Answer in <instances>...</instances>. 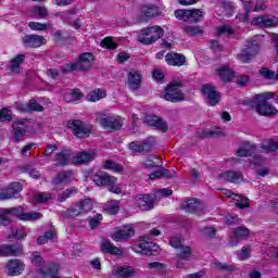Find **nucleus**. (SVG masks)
<instances>
[{
	"label": "nucleus",
	"instance_id": "7ed1b4c3",
	"mask_svg": "<svg viewBox=\"0 0 278 278\" xmlns=\"http://www.w3.org/2000/svg\"><path fill=\"white\" fill-rule=\"evenodd\" d=\"M94 204L92 199H84L79 202H76L74 206L68 207L65 212L61 213V215L66 218H77V216H81V214H88V212H92Z\"/></svg>",
	"mask_w": 278,
	"mask_h": 278
},
{
	"label": "nucleus",
	"instance_id": "f257e3e1",
	"mask_svg": "<svg viewBox=\"0 0 278 278\" xmlns=\"http://www.w3.org/2000/svg\"><path fill=\"white\" fill-rule=\"evenodd\" d=\"M270 99H275V92H265L255 96V110L260 116H276L278 111L273 104L268 103Z\"/></svg>",
	"mask_w": 278,
	"mask_h": 278
},
{
	"label": "nucleus",
	"instance_id": "a18cd8bd",
	"mask_svg": "<svg viewBox=\"0 0 278 278\" xmlns=\"http://www.w3.org/2000/svg\"><path fill=\"white\" fill-rule=\"evenodd\" d=\"M28 111L31 112H45V106L38 103L37 100L30 99L28 101Z\"/></svg>",
	"mask_w": 278,
	"mask_h": 278
},
{
	"label": "nucleus",
	"instance_id": "39448f33",
	"mask_svg": "<svg viewBox=\"0 0 278 278\" xmlns=\"http://www.w3.org/2000/svg\"><path fill=\"white\" fill-rule=\"evenodd\" d=\"M162 36H164V28L155 25L141 29L138 40L141 45H153V42H157Z\"/></svg>",
	"mask_w": 278,
	"mask_h": 278
},
{
	"label": "nucleus",
	"instance_id": "f8f14e48",
	"mask_svg": "<svg viewBox=\"0 0 278 278\" xmlns=\"http://www.w3.org/2000/svg\"><path fill=\"white\" fill-rule=\"evenodd\" d=\"M91 179L96 186H114L118 181V178L116 176H112L108 174V172H96L93 175H91Z\"/></svg>",
	"mask_w": 278,
	"mask_h": 278
},
{
	"label": "nucleus",
	"instance_id": "5fc2aeb1",
	"mask_svg": "<svg viewBox=\"0 0 278 278\" xmlns=\"http://www.w3.org/2000/svg\"><path fill=\"white\" fill-rule=\"evenodd\" d=\"M28 27L33 29V31H45L48 29L47 24H42L40 22H29Z\"/></svg>",
	"mask_w": 278,
	"mask_h": 278
},
{
	"label": "nucleus",
	"instance_id": "6e6552de",
	"mask_svg": "<svg viewBox=\"0 0 278 278\" xmlns=\"http://www.w3.org/2000/svg\"><path fill=\"white\" fill-rule=\"evenodd\" d=\"M131 251L134 253H140L141 255H153V253H157L160 251V245L157 243L152 242L149 237H141L139 243H135L131 245Z\"/></svg>",
	"mask_w": 278,
	"mask_h": 278
},
{
	"label": "nucleus",
	"instance_id": "3c124183",
	"mask_svg": "<svg viewBox=\"0 0 278 278\" xmlns=\"http://www.w3.org/2000/svg\"><path fill=\"white\" fill-rule=\"evenodd\" d=\"M42 218V213L34 212V213H23L22 220L29 222V220H40Z\"/></svg>",
	"mask_w": 278,
	"mask_h": 278
},
{
	"label": "nucleus",
	"instance_id": "f704fd0d",
	"mask_svg": "<svg viewBox=\"0 0 278 278\" xmlns=\"http://www.w3.org/2000/svg\"><path fill=\"white\" fill-rule=\"evenodd\" d=\"M102 168L104 170H112V173H123L125 167L112 160H106L102 163Z\"/></svg>",
	"mask_w": 278,
	"mask_h": 278
},
{
	"label": "nucleus",
	"instance_id": "bf43d9fd",
	"mask_svg": "<svg viewBox=\"0 0 278 278\" xmlns=\"http://www.w3.org/2000/svg\"><path fill=\"white\" fill-rule=\"evenodd\" d=\"M264 151H268L269 153H275L278 150L277 141L270 139L267 143L263 147Z\"/></svg>",
	"mask_w": 278,
	"mask_h": 278
},
{
	"label": "nucleus",
	"instance_id": "412c9836",
	"mask_svg": "<svg viewBox=\"0 0 278 278\" xmlns=\"http://www.w3.org/2000/svg\"><path fill=\"white\" fill-rule=\"evenodd\" d=\"M26 123L27 118L16 119L15 122H13V142H21L25 134H27V127L25 125Z\"/></svg>",
	"mask_w": 278,
	"mask_h": 278
},
{
	"label": "nucleus",
	"instance_id": "a211bd4d",
	"mask_svg": "<svg viewBox=\"0 0 278 278\" xmlns=\"http://www.w3.org/2000/svg\"><path fill=\"white\" fill-rule=\"evenodd\" d=\"M127 84L128 90H132V92L140 90V86H142V73L138 70H130L127 74Z\"/></svg>",
	"mask_w": 278,
	"mask_h": 278
},
{
	"label": "nucleus",
	"instance_id": "c9c22d12",
	"mask_svg": "<svg viewBox=\"0 0 278 278\" xmlns=\"http://www.w3.org/2000/svg\"><path fill=\"white\" fill-rule=\"evenodd\" d=\"M254 22L256 25H260V27H275L277 25V21L269 18L268 15H261L254 17Z\"/></svg>",
	"mask_w": 278,
	"mask_h": 278
},
{
	"label": "nucleus",
	"instance_id": "9d476101",
	"mask_svg": "<svg viewBox=\"0 0 278 278\" xmlns=\"http://www.w3.org/2000/svg\"><path fill=\"white\" fill-rule=\"evenodd\" d=\"M66 126L76 138H88L90 136V129L86 127V124L81 119H70Z\"/></svg>",
	"mask_w": 278,
	"mask_h": 278
},
{
	"label": "nucleus",
	"instance_id": "69168bd1",
	"mask_svg": "<svg viewBox=\"0 0 278 278\" xmlns=\"http://www.w3.org/2000/svg\"><path fill=\"white\" fill-rule=\"evenodd\" d=\"M31 264H34V266H36L37 268L42 266V256H40L39 252H33V258H31Z\"/></svg>",
	"mask_w": 278,
	"mask_h": 278
},
{
	"label": "nucleus",
	"instance_id": "ea45409f",
	"mask_svg": "<svg viewBox=\"0 0 278 278\" xmlns=\"http://www.w3.org/2000/svg\"><path fill=\"white\" fill-rule=\"evenodd\" d=\"M77 194V188L73 187L70 189L64 190L58 195L59 203H64L67 199H71V197H75Z\"/></svg>",
	"mask_w": 278,
	"mask_h": 278
},
{
	"label": "nucleus",
	"instance_id": "8fccbe9b",
	"mask_svg": "<svg viewBox=\"0 0 278 278\" xmlns=\"http://www.w3.org/2000/svg\"><path fill=\"white\" fill-rule=\"evenodd\" d=\"M215 268L219 270V273H233L236 270L233 265H229L227 263H216Z\"/></svg>",
	"mask_w": 278,
	"mask_h": 278
},
{
	"label": "nucleus",
	"instance_id": "bb28decb",
	"mask_svg": "<svg viewBox=\"0 0 278 278\" xmlns=\"http://www.w3.org/2000/svg\"><path fill=\"white\" fill-rule=\"evenodd\" d=\"M71 181H73V170L67 169L59 172L52 178V186H62V184H71Z\"/></svg>",
	"mask_w": 278,
	"mask_h": 278
},
{
	"label": "nucleus",
	"instance_id": "20e7f679",
	"mask_svg": "<svg viewBox=\"0 0 278 278\" xmlns=\"http://www.w3.org/2000/svg\"><path fill=\"white\" fill-rule=\"evenodd\" d=\"M260 53V43L255 39H248L241 52L237 55V60L241 64H251L253 59Z\"/></svg>",
	"mask_w": 278,
	"mask_h": 278
},
{
	"label": "nucleus",
	"instance_id": "de8ad7c7",
	"mask_svg": "<svg viewBox=\"0 0 278 278\" xmlns=\"http://www.w3.org/2000/svg\"><path fill=\"white\" fill-rule=\"evenodd\" d=\"M5 210H7V213L12 214V216H15V218H18L20 220L23 219V214L25 212L23 206L10 207Z\"/></svg>",
	"mask_w": 278,
	"mask_h": 278
},
{
	"label": "nucleus",
	"instance_id": "13d9d810",
	"mask_svg": "<svg viewBox=\"0 0 278 278\" xmlns=\"http://www.w3.org/2000/svg\"><path fill=\"white\" fill-rule=\"evenodd\" d=\"M217 36H223V34H228L229 36H233L235 30L232 27L224 25L216 28Z\"/></svg>",
	"mask_w": 278,
	"mask_h": 278
},
{
	"label": "nucleus",
	"instance_id": "6ab92c4d",
	"mask_svg": "<svg viewBox=\"0 0 278 278\" xmlns=\"http://www.w3.org/2000/svg\"><path fill=\"white\" fill-rule=\"evenodd\" d=\"M47 40L40 35H25L22 38V45L25 49H38L41 45H45Z\"/></svg>",
	"mask_w": 278,
	"mask_h": 278
},
{
	"label": "nucleus",
	"instance_id": "0eeeda50",
	"mask_svg": "<svg viewBox=\"0 0 278 278\" xmlns=\"http://www.w3.org/2000/svg\"><path fill=\"white\" fill-rule=\"evenodd\" d=\"M174 14L179 21H185V23L197 24L205 18V12L201 9L176 10Z\"/></svg>",
	"mask_w": 278,
	"mask_h": 278
},
{
	"label": "nucleus",
	"instance_id": "1a4fd4ad",
	"mask_svg": "<svg viewBox=\"0 0 278 278\" xmlns=\"http://www.w3.org/2000/svg\"><path fill=\"white\" fill-rule=\"evenodd\" d=\"M201 94L206 97V105L210 108H216L218 103H220V99L223 96L218 91L215 85L212 84H204L200 89Z\"/></svg>",
	"mask_w": 278,
	"mask_h": 278
},
{
	"label": "nucleus",
	"instance_id": "c85d7f7f",
	"mask_svg": "<svg viewBox=\"0 0 278 278\" xmlns=\"http://www.w3.org/2000/svg\"><path fill=\"white\" fill-rule=\"evenodd\" d=\"M219 179H225L229 184H240L242 181V173L235 170H225L218 175Z\"/></svg>",
	"mask_w": 278,
	"mask_h": 278
},
{
	"label": "nucleus",
	"instance_id": "37998d69",
	"mask_svg": "<svg viewBox=\"0 0 278 278\" xmlns=\"http://www.w3.org/2000/svg\"><path fill=\"white\" fill-rule=\"evenodd\" d=\"M141 144L144 153H151V151H153V148L155 147V139L153 137H148L147 139L141 141Z\"/></svg>",
	"mask_w": 278,
	"mask_h": 278
},
{
	"label": "nucleus",
	"instance_id": "9b49d317",
	"mask_svg": "<svg viewBox=\"0 0 278 278\" xmlns=\"http://www.w3.org/2000/svg\"><path fill=\"white\" fill-rule=\"evenodd\" d=\"M23 192V185L18 181L11 182L5 189L0 192V201H8V199H18Z\"/></svg>",
	"mask_w": 278,
	"mask_h": 278
},
{
	"label": "nucleus",
	"instance_id": "603ef678",
	"mask_svg": "<svg viewBox=\"0 0 278 278\" xmlns=\"http://www.w3.org/2000/svg\"><path fill=\"white\" fill-rule=\"evenodd\" d=\"M251 231L247 227L239 226L233 230L235 238H249Z\"/></svg>",
	"mask_w": 278,
	"mask_h": 278
},
{
	"label": "nucleus",
	"instance_id": "f03ea898",
	"mask_svg": "<svg viewBox=\"0 0 278 278\" xmlns=\"http://www.w3.org/2000/svg\"><path fill=\"white\" fill-rule=\"evenodd\" d=\"M181 88H184V83L180 80L169 83L165 87L163 99L169 103H181V101H186V94Z\"/></svg>",
	"mask_w": 278,
	"mask_h": 278
},
{
	"label": "nucleus",
	"instance_id": "7c9ffc66",
	"mask_svg": "<svg viewBox=\"0 0 278 278\" xmlns=\"http://www.w3.org/2000/svg\"><path fill=\"white\" fill-rule=\"evenodd\" d=\"M25 62V54H16L11 61L10 65L8 66L11 73L18 75L21 73V65Z\"/></svg>",
	"mask_w": 278,
	"mask_h": 278
},
{
	"label": "nucleus",
	"instance_id": "cd10ccee",
	"mask_svg": "<svg viewBox=\"0 0 278 278\" xmlns=\"http://www.w3.org/2000/svg\"><path fill=\"white\" fill-rule=\"evenodd\" d=\"M136 275V269L131 266H117L112 270V276L116 278H129Z\"/></svg>",
	"mask_w": 278,
	"mask_h": 278
},
{
	"label": "nucleus",
	"instance_id": "774afa93",
	"mask_svg": "<svg viewBox=\"0 0 278 278\" xmlns=\"http://www.w3.org/2000/svg\"><path fill=\"white\" fill-rule=\"evenodd\" d=\"M198 138H212V136H216V132L213 130H201L197 132Z\"/></svg>",
	"mask_w": 278,
	"mask_h": 278
},
{
	"label": "nucleus",
	"instance_id": "5701e85b",
	"mask_svg": "<svg viewBox=\"0 0 278 278\" xmlns=\"http://www.w3.org/2000/svg\"><path fill=\"white\" fill-rule=\"evenodd\" d=\"M165 62L168 66H186V55L177 53L175 51L167 52L165 55Z\"/></svg>",
	"mask_w": 278,
	"mask_h": 278
},
{
	"label": "nucleus",
	"instance_id": "680f3d73",
	"mask_svg": "<svg viewBox=\"0 0 278 278\" xmlns=\"http://www.w3.org/2000/svg\"><path fill=\"white\" fill-rule=\"evenodd\" d=\"M222 8H223V10H225V12H228V14L236 12V7L233 5V2H231L229 0H224L222 2Z\"/></svg>",
	"mask_w": 278,
	"mask_h": 278
},
{
	"label": "nucleus",
	"instance_id": "2eb2a0df",
	"mask_svg": "<svg viewBox=\"0 0 278 278\" xmlns=\"http://www.w3.org/2000/svg\"><path fill=\"white\" fill-rule=\"evenodd\" d=\"M76 64L79 71L83 73H88V71H90L94 64V54H92V52H83L80 55H78Z\"/></svg>",
	"mask_w": 278,
	"mask_h": 278
},
{
	"label": "nucleus",
	"instance_id": "473e14b6",
	"mask_svg": "<svg viewBox=\"0 0 278 278\" xmlns=\"http://www.w3.org/2000/svg\"><path fill=\"white\" fill-rule=\"evenodd\" d=\"M92 160H94V153L88 151L78 152L77 155L73 156L74 164H87Z\"/></svg>",
	"mask_w": 278,
	"mask_h": 278
},
{
	"label": "nucleus",
	"instance_id": "a878e982",
	"mask_svg": "<svg viewBox=\"0 0 278 278\" xmlns=\"http://www.w3.org/2000/svg\"><path fill=\"white\" fill-rule=\"evenodd\" d=\"M140 12L142 16H144L146 18H155V16L162 15V11L160 10V7L153 3L141 4Z\"/></svg>",
	"mask_w": 278,
	"mask_h": 278
},
{
	"label": "nucleus",
	"instance_id": "423d86ee",
	"mask_svg": "<svg viewBox=\"0 0 278 278\" xmlns=\"http://www.w3.org/2000/svg\"><path fill=\"white\" fill-rule=\"evenodd\" d=\"M96 121L102 129H108L109 131H121L123 129V123L121 122V116H108L106 114H97Z\"/></svg>",
	"mask_w": 278,
	"mask_h": 278
},
{
	"label": "nucleus",
	"instance_id": "09e8293b",
	"mask_svg": "<svg viewBox=\"0 0 278 278\" xmlns=\"http://www.w3.org/2000/svg\"><path fill=\"white\" fill-rule=\"evenodd\" d=\"M74 71H79L77 63L70 62L61 66V73L63 75H66V73H73Z\"/></svg>",
	"mask_w": 278,
	"mask_h": 278
},
{
	"label": "nucleus",
	"instance_id": "72a5a7b5",
	"mask_svg": "<svg viewBox=\"0 0 278 278\" xmlns=\"http://www.w3.org/2000/svg\"><path fill=\"white\" fill-rule=\"evenodd\" d=\"M105 97H108V92L105 90L96 89L87 94V101L90 103H97V101H101V99H105Z\"/></svg>",
	"mask_w": 278,
	"mask_h": 278
},
{
	"label": "nucleus",
	"instance_id": "a19ab883",
	"mask_svg": "<svg viewBox=\"0 0 278 278\" xmlns=\"http://www.w3.org/2000/svg\"><path fill=\"white\" fill-rule=\"evenodd\" d=\"M105 212L111 214V216H115V214H118L121 212V201L113 200L111 203L104 208Z\"/></svg>",
	"mask_w": 278,
	"mask_h": 278
},
{
	"label": "nucleus",
	"instance_id": "0e129e2a",
	"mask_svg": "<svg viewBox=\"0 0 278 278\" xmlns=\"http://www.w3.org/2000/svg\"><path fill=\"white\" fill-rule=\"evenodd\" d=\"M240 200H238L236 203H235V206L238 208V210H245V207H249V199L240 195L239 197Z\"/></svg>",
	"mask_w": 278,
	"mask_h": 278
},
{
	"label": "nucleus",
	"instance_id": "ddd939ff",
	"mask_svg": "<svg viewBox=\"0 0 278 278\" xmlns=\"http://www.w3.org/2000/svg\"><path fill=\"white\" fill-rule=\"evenodd\" d=\"M136 236V230L131 225H124L122 228H115L114 233L112 235V240L115 242H123L134 238Z\"/></svg>",
	"mask_w": 278,
	"mask_h": 278
},
{
	"label": "nucleus",
	"instance_id": "6e6d98bb",
	"mask_svg": "<svg viewBox=\"0 0 278 278\" xmlns=\"http://www.w3.org/2000/svg\"><path fill=\"white\" fill-rule=\"evenodd\" d=\"M101 220H103V215L97 213L93 218L89 219V227L90 229H97L99 227Z\"/></svg>",
	"mask_w": 278,
	"mask_h": 278
},
{
	"label": "nucleus",
	"instance_id": "e433bc0d",
	"mask_svg": "<svg viewBox=\"0 0 278 278\" xmlns=\"http://www.w3.org/2000/svg\"><path fill=\"white\" fill-rule=\"evenodd\" d=\"M184 34H187V36H203V27L201 26H190L186 25L182 27Z\"/></svg>",
	"mask_w": 278,
	"mask_h": 278
},
{
	"label": "nucleus",
	"instance_id": "864d4df0",
	"mask_svg": "<svg viewBox=\"0 0 278 278\" xmlns=\"http://www.w3.org/2000/svg\"><path fill=\"white\" fill-rule=\"evenodd\" d=\"M7 208L0 211V225L2 227H9L12 225V219L8 216Z\"/></svg>",
	"mask_w": 278,
	"mask_h": 278
},
{
	"label": "nucleus",
	"instance_id": "e2e57ef3",
	"mask_svg": "<svg viewBox=\"0 0 278 278\" xmlns=\"http://www.w3.org/2000/svg\"><path fill=\"white\" fill-rule=\"evenodd\" d=\"M3 121H12V112L5 108L0 110V123Z\"/></svg>",
	"mask_w": 278,
	"mask_h": 278
},
{
	"label": "nucleus",
	"instance_id": "393cba45",
	"mask_svg": "<svg viewBox=\"0 0 278 278\" xmlns=\"http://www.w3.org/2000/svg\"><path fill=\"white\" fill-rule=\"evenodd\" d=\"M23 253V248L14 244H2L0 245L1 257H18Z\"/></svg>",
	"mask_w": 278,
	"mask_h": 278
},
{
	"label": "nucleus",
	"instance_id": "4468645a",
	"mask_svg": "<svg viewBox=\"0 0 278 278\" xmlns=\"http://www.w3.org/2000/svg\"><path fill=\"white\" fill-rule=\"evenodd\" d=\"M71 160H73V150L71 148L62 149L53 157L54 166L64 168L71 164Z\"/></svg>",
	"mask_w": 278,
	"mask_h": 278
},
{
	"label": "nucleus",
	"instance_id": "f3484780",
	"mask_svg": "<svg viewBox=\"0 0 278 278\" xmlns=\"http://www.w3.org/2000/svg\"><path fill=\"white\" fill-rule=\"evenodd\" d=\"M181 208L186 210L189 214H197L201 216L203 214V203L197 198H191L181 204Z\"/></svg>",
	"mask_w": 278,
	"mask_h": 278
},
{
	"label": "nucleus",
	"instance_id": "dca6fc26",
	"mask_svg": "<svg viewBox=\"0 0 278 278\" xmlns=\"http://www.w3.org/2000/svg\"><path fill=\"white\" fill-rule=\"evenodd\" d=\"M5 267L9 277H18V275H23V270H25V263L18 258H11L8 261Z\"/></svg>",
	"mask_w": 278,
	"mask_h": 278
},
{
	"label": "nucleus",
	"instance_id": "c03bdc74",
	"mask_svg": "<svg viewBox=\"0 0 278 278\" xmlns=\"http://www.w3.org/2000/svg\"><path fill=\"white\" fill-rule=\"evenodd\" d=\"M258 75H262L264 79H274L277 81V73H275V71L268 70L267 67H261Z\"/></svg>",
	"mask_w": 278,
	"mask_h": 278
},
{
	"label": "nucleus",
	"instance_id": "aec40b11",
	"mask_svg": "<svg viewBox=\"0 0 278 278\" xmlns=\"http://www.w3.org/2000/svg\"><path fill=\"white\" fill-rule=\"evenodd\" d=\"M144 123L148 125V127H154V129H157L163 134L168 131V124H166V122H164V119L157 115H146Z\"/></svg>",
	"mask_w": 278,
	"mask_h": 278
},
{
	"label": "nucleus",
	"instance_id": "58836bf2",
	"mask_svg": "<svg viewBox=\"0 0 278 278\" xmlns=\"http://www.w3.org/2000/svg\"><path fill=\"white\" fill-rule=\"evenodd\" d=\"M100 47H102V49H109L111 51H116V49H118V43H116L112 39V37H105L101 40Z\"/></svg>",
	"mask_w": 278,
	"mask_h": 278
},
{
	"label": "nucleus",
	"instance_id": "2f4dec72",
	"mask_svg": "<svg viewBox=\"0 0 278 278\" xmlns=\"http://www.w3.org/2000/svg\"><path fill=\"white\" fill-rule=\"evenodd\" d=\"M255 153V144L244 141L243 147L237 150V157H251Z\"/></svg>",
	"mask_w": 278,
	"mask_h": 278
},
{
	"label": "nucleus",
	"instance_id": "4c0bfd02",
	"mask_svg": "<svg viewBox=\"0 0 278 278\" xmlns=\"http://www.w3.org/2000/svg\"><path fill=\"white\" fill-rule=\"evenodd\" d=\"M178 260H185V262H190V257H192V248L186 245L179 248V252L176 254Z\"/></svg>",
	"mask_w": 278,
	"mask_h": 278
},
{
	"label": "nucleus",
	"instance_id": "49530a36",
	"mask_svg": "<svg viewBox=\"0 0 278 278\" xmlns=\"http://www.w3.org/2000/svg\"><path fill=\"white\" fill-rule=\"evenodd\" d=\"M128 149L132 153H144V148L142 147V141H131L128 143Z\"/></svg>",
	"mask_w": 278,
	"mask_h": 278
},
{
	"label": "nucleus",
	"instance_id": "c756f323",
	"mask_svg": "<svg viewBox=\"0 0 278 278\" xmlns=\"http://www.w3.org/2000/svg\"><path fill=\"white\" fill-rule=\"evenodd\" d=\"M216 75L220 78L223 84L231 81L236 77V73L231 71L230 66H223L216 70Z\"/></svg>",
	"mask_w": 278,
	"mask_h": 278
},
{
	"label": "nucleus",
	"instance_id": "79ce46f5",
	"mask_svg": "<svg viewBox=\"0 0 278 278\" xmlns=\"http://www.w3.org/2000/svg\"><path fill=\"white\" fill-rule=\"evenodd\" d=\"M144 168H160L162 166V161L159 156H149L147 162L143 163Z\"/></svg>",
	"mask_w": 278,
	"mask_h": 278
},
{
	"label": "nucleus",
	"instance_id": "4d7b16f0",
	"mask_svg": "<svg viewBox=\"0 0 278 278\" xmlns=\"http://www.w3.org/2000/svg\"><path fill=\"white\" fill-rule=\"evenodd\" d=\"M9 238H15V240H25V238H27V233L23 229H15L12 230Z\"/></svg>",
	"mask_w": 278,
	"mask_h": 278
},
{
	"label": "nucleus",
	"instance_id": "b1692460",
	"mask_svg": "<svg viewBox=\"0 0 278 278\" xmlns=\"http://www.w3.org/2000/svg\"><path fill=\"white\" fill-rule=\"evenodd\" d=\"M100 249L105 255H116L117 257L125 255V251L118 247H115L110 240L102 241Z\"/></svg>",
	"mask_w": 278,
	"mask_h": 278
},
{
	"label": "nucleus",
	"instance_id": "052dcab7",
	"mask_svg": "<svg viewBox=\"0 0 278 278\" xmlns=\"http://www.w3.org/2000/svg\"><path fill=\"white\" fill-rule=\"evenodd\" d=\"M35 201L36 203H48V201H51V195L49 193H38L35 194Z\"/></svg>",
	"mask_w": 278,
	"mask_h": 278
},
{
	"label": "nucleus",
	"instance_id": "338daca9",
	"mask_svg": "<svg viewBox=\"0 0 278 278\" xmlns=\"http://www.w3.org/2000/svg\"><path fill=\"white\" fill-rule=\"evenodd\" d=\"M169 247H173V249H181L184 247V244L181 243V238L172 237L169 239Z\"/></svg>",
	"mask_w": 278,
	"mask_h": 278
},
{
	"label": "nucleus",
	"instance_id": "4be33fe9",
	"mask_svg": "<svg viewBox=\"0 0 278 278\" xmlns=\"http://www.w3.org/2000/svg\"><path fill=\"white\" fill-rule=\"evenodd\" d=\"M136 205L139 210L143 212H149V210H153L155 205V200L151 197V194H138L135 198Z\"/></svg>",
	"mask_w": 278,
	"mask_h": 278
}]
</instances>
